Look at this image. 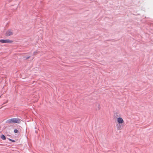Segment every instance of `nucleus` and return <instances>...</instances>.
I'll use <instances>...</instances> for the list:
<instances>
[{"instance_id": "obj_1", "label": "nucleus", "mask_w": 153, "mask_h": 153, "mask_svg": "<svg viewBox=\"0 0 153 153\" xmlns=\"http://www.w3.org/2000/svg\"><path fill=\"white\" fill-rule=\"evenodd\" d=\"M21 121V120L17 118H13L7 120L6 123H19Z\"/></svg>"}, {"instance_id": "obj_2", "label": "nucleus", "mask_w": 153, "mask_h": 153, "mask_svg": "<svg viewBox=\"0 0 153 153\" xmlns=\"http://www.w3.org/2000/svg\"><path fill=\"white\" fill-rule=\"evenodd\" d=\"M13 32L10 29L8 30L6 33V35L7 36H9L13 35Z\"/></svg>"}, {"instance_id": "obj_3", "label": "nucleus", "mask_w": 153, "mask_h": 153, "mask_svg": "<svg viewBox=\"0 0 153 153\" xmlns=\"http://www.w3.org/2000/svg\"><path fill=\"white\" fill-rule=\"evenodd\" d=\"M117 122L119 124H122L123 122L124 121L122 118L119 117L117 118Z\"/></svg>"}, {"instance_id": "obj_4", "label": "nucleus", "mask_w": 153, "mask_h": 153, "mask_svg": "<svg viewBox=\"0 0 153 153\" xmlns=\"http://www.w3.org/2000/svg\"><path fill=\"white\" fill-rule=\"evenodd\" d=\"M123 126L121 124H119L117 126V128L118 130H120L122 128Z\"/></svg>"}, {"instance_id": "obj_5", "label": "nucleus", "mask_w": 153, "mask_h": 153, "mask_svg": "<svg viewBox=\"0 0 153 153\" xmlns=\"http://www.w3.org/2000/svg\"><path fill=\"white\" fill-rule=\"evenodd\" d=\"M0 137L3 140H5L6 139V137L3 134H2Z\"/></svg>"}, {"instance_id": "obj_6", "label": "nucleus", "mask_w": 153, "mask_h": 153, "mask_svg": "<svg viewBox=\"0 0 153 153\" xmlns=\"http://www.w3.org/2000/svg\"><path fill=\"white\" fill-rule=\"evenodd\" d=\"M13 42V41L10 40L9 39L5 40V43H11Z\"/></svg>"}, {"instance_id": "obj_7", "label": "nucleus", "mask_w": 153, "mask_h": 153, "mask_svg": "<svg viewBox=\"0 0 153 153\" xmlns=\"http://www.w3.org/2000/svg\"><path fill=\"white\" fill-rule=\"evenodd\" d=\"M0 42L2 43H5V40L0 39Z\"/></svg>"}, {"instance_id": "obj_8", "label": "nucleus", "mask_w": 153, "mask_h": 153, "mask_svg": "<svg viewBox=\"0 0 153 153\" xmlns=\"http://www.w3.org/2000/svg\"><path fill=\"white\" fill-rule=\"evenodd\" d=\"M8 139L10 141H12L13 142H15V140H12L9 138H8Z\"/></svg>"}, {"instance_id": "obj_9", "label": "nucleus", "mask_w": 153, "mask_h": 153, "mask_svg": "<svg viewBox=\"0 0 153 153\" xmlns=\"http://www.w3.org/2000/svg\"><path fill=\"white\" fill-rule=\"evenodd\" d=\"M14 132L15 133H18V131L16 129H15L14 130Z\"/></svg>"}, {"instance_id": "obj_10", "label": "nucleus", "mask_w": 153, "mask_h": 153, "mask_svg": "<svg viewBox=\"0 0 153 153\" xmlns=\"http://www.w3.org/2000/svg\"><path fill=\"white\" fill-rule=\"evenodd\" d=\"M37 53V52H34L33 53V55H36Z\"/></svg>"}, {"instance_id": "obj_11", "label": "nucleus", "mask_w": 153, "mask_h": 153, "mask_svg": "<svg viewBox=\"0 0 153 153\" xmlns=\"http://www.w3.org/2000/svg\"><path fill=\"white\" fill-rule=\"evenodd\" d=\"M30 56H28V57H26V59H29V58H30Z\"/></svg>"}, {"instance_id": "obj_12", "label": "nucleus", "mask_w": 153, "mask_h": 153, "mask_svg": "<svg viewBox=\"0 0 153 153\" xmlns=\"http://www.w3.org/2000/svg\"><path fill=\"white\" fill-rule=\"evenodd\" d=\"M98 109H99L100 108L98 107Z\"/></svg>"}]
</instances>
